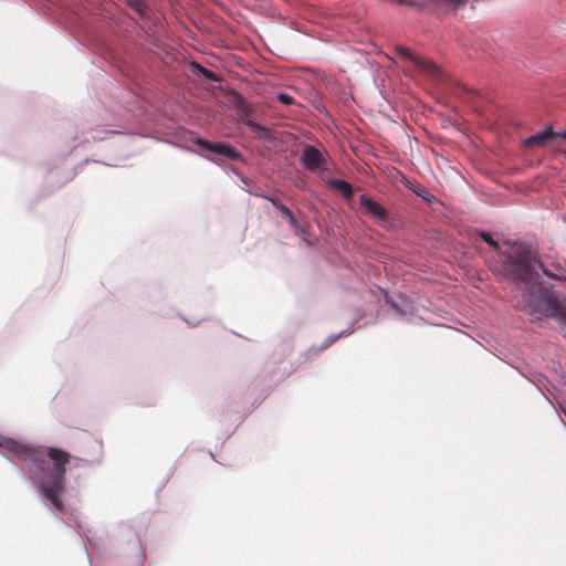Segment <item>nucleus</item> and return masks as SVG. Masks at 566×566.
Listing matches in <instances>:
<instances>
[{"label": "nucleus", "mask_w": 566, "mask_h": 566, "mask_svg": "<svg viewBox=\"0 0 566 566\" xmlns=\"http://www.w3.org/2000/svg\"><path fill=\"white\" fill-rule=\"evenodd\" d=\"M329 185L338 190L346 199H350L353 197V187L349 182L342 179H332Z\"/></svg>", "instance_id": "nucleus-10"}, {"label": "nucleus", "mask_w": 566, "mask_h": 566, "mask_svg": "<svg viewBox=\"0 0 566 566\" xmlns=\"http://www.w3.org/2000/svg\"><path fill=\"white\" fill-rule=\"evenodd\" d=\"M399 4H408L417 9H423L424 6L417 1L409 0H395ZM468 0H429L426 7H430L431 10L437 14H446L449 11H455L463 8Z\"/></svg>", "instance_id": "nucleus-3"}, {"label": "nucleus", "mask_w": 566, "mask_h": 566, "mask_svg": "<svg viewBox=\"0 0 566 566\" xmlns=\"http://www.w3.org/2000/svg\"><path fill=\"white\" fill-rule=\"evenodd\" d=\"M480 237L496 252V256H500V251L505 250V245H500L497 241H495L490 233L481 232Z\"/></svg>", "instance_id": "nucleus-12"}, {"label": "nucleus", "mask_w": 566, "mask_h": 566, "mask_svg": "<svg viewBox=\"0 0 566 566\" xmlns=\"http://www.w3.org/2000/svg\"><path fill=\"white\" fill-rule=\"evenodd\" d=\"M559 137L566 139V130L563 133H556V138H559Z\"/></svg>", "instance_id": "nucleus-19"}, {"label": "nucleus", "mask_w": 566, "mask_h": 566, "mask_svg": "<svg viewBox=\"0 0 566 566\" xmlns=\"http://www.w3.org/2000/svg\"><path fill=\"white\" fill-rule=\"evenodd\" d=\"M279 211L283 214V217H285L290 224L293 227V228H300V224L296 220V218L294 217V214L292 213V211L285 206V207H279Z\"/></svg>", "instance_id": "nucleus-14"}, {"label": "nucleus", "mask_w": 566, "mask_h": 566, "mask_svg": "<svg viewBox=\"0 0 566 566\" xmlns=\"http://www.w3.org/2000/svg\"><path fill=\"white\" fill-rule=\"evenodd\" d=\"M237 111L244 116H248L251 113V108L249 104L245 102V99L241 96H237V103H235Z\"/></svg>", "instance_id": "nucleus-13"}, {"label": "nucleus", "mask_w": 566, "mask_h": 566, "mask_svg": "<svg viewBox=\"0 0 566 566\" xmlns=\"http://www.w3.org/2000/svg\"><path fill=\"white\" fill-rule=\"evenodd\" d=\"M406 187L417 196L421 197L426 202L431 203L437 200V198L426 187L417 181H407Z\"/></svg>", "instance_id": "nucleus-9"}, {"label": "nucleus", "mask_w": 566, "mask_h": 566, "mask_svg": "<svg viewBox=\"0 0 566 566\" xmlns=\"http://www.w3.org/2000/svg\"><path fill=\"white\" fill-rule=\"evenodd\" d=\"M244 124L248 127H250V129L253 133H255V134H261V133H265L266 132V129L262 125H260V124H258V123H255L253 120H245Z\"/></svg>", "instance_id": "nucleus-17"}, {"label": "nucleus", "mask_w": 566, "mask_h": 566, "mask_svg": "<svg viewBox=\"0 0 566 566\" xmlns=\"http://www.w3.org/2000/svg\"><path fill=\"white\" fill-rule=\"evenodd\" d=\"M196 66L198 67L200 74L207 78V80H210V81H213V82H219L221 81V77L219 75H217L214 72L199 65V64H196Z\"/></svg>", "instance_id": "nucleus-15"}, {"label": "nucleus", "mask_w": 566, "mask_h": 566, "mask_svg": "<svg viewBox=\"0 0 566 566\" xmlns=\"http://www.w3.org/2000/svg\"><path fill=\"white\" fill-rule=\"evenodd\" d=\"M360 206L375 219L386 221L388 211L368 195H361L359 198Z\"/></svg>", "instance_id": "nucleus-8"}, {"label": "nucleus", "mask_w": 566, "mask_h": 566, "mask_svg": "<svg viewBox=\"0 0 566 566\" xmlns=\"http://www.w3.org/2000/svg\"><path fill=\"white\" fill-rule=\"evenodd\" d=\"M196 145L230 159H235L239 157L238 151L227 143H210L202 138H197Z\"/></svg>", "instance_id": "nucleus-6"}, {"label": "nucleus", "mask_w": 566, "mask_h": 566, "mask_svg": "<svg viewBox=\"0 0 566 566\" xmlns=\"http://www.w3.org/2000/svg\"><path fill=\"white\" fill-rule=\"evenodd\" d=\"M301 161L305 168L312 171L319 169L325 164L322 153L314 146L310 145L304 147Z\"/></svg>", "instance_id": "nucleus-5"}, {"label": "nucleus", "mask_w": 566, "mask_h": 566, "mask_svg": "<svg viewBox=\"0 0 566 566\" xmlns=\"http://www.w3.org/2000/svg\"><path fill=\"white\" fill-rule=\"evenodd\" d=\"M397 52L401 57L410 60L418 70L422 71L423 73L436 77L439 75L440 71L439 67L430 60H426L419 55L413 54L408 48L406 46H398Z\"/></svg>", "instance_id": "nucleus-4"}, {"label": "nucleus", "mask_w": 566, "mask_h": 566, "mask_svg": "<svg viewBox=\"0 0 566 566\" xmlns=\"http://www.w3.org/2000/svg\"><path fill=\"white\" fill-rule=\"evenodd\" d=\"M272 205L279 210V207H285L284 205H282L277 199L275 198H268Z\"/></svg>", "instance_id": "nucleus-18"}, {"label": "nucleus", "mask_w": 566, "mask_h": 566, "mask_svg": "<svg viewBox=\"0 0 566 566\" xmlns=\"http://www.w3.org/2000/svg\"><path fill=\"white\" fill-rule=\"evenodd\" d=\"M276 99L284 104V105H293L295 104V99L294 97H292L291 95L286 94V93H279L276 95Z\"/></svg>", "instance_id": "nucleus-16"}, {"label": "nucleus", "mask_w": 566, "mask_h": 566, "mask_svg": "<svg viewBox=\"0 0 566 566\" xmlns=\"http://www.w3.org/2000/svg\"><path fill=\"white\" fill-rule=\"evenodd\" d=\"M556 138V132L552 126H547L543 132L536 133L523 140V146L530 149L545 147L548 143Z\"/></svg>", "instance_id": "nucleus-7"}, {"label": "nucleus", "mask_w": 566, "mask_h": 566, "mask_svg": "<svg viewBox=\"0 0 566 566\" xmlns=\"http://www.w3.org/2000/svg\"><path fill=\"white\" fill-rule=\"evenodd\" d=\"M0 447L17 458L29 462L30 470L34 474H38L36 468L41 471L38 479L43 496L56 511L62 512L64 510L62 496L66 490L65 465L70 462L71 454L53 447L45 449L31 448L4 437L0 438Z\"/></svg>", "instance_id": "nucleus-2"}, {"label": "nucleus", "mask_w": 566, "mask_h": 566, "mask_svg": "<svg viewBox=\"0 0 566 566\" xmlns=\"http://www.w3.org/2000/svg\"><path fill=\"white\" fill-rule=\"evenodd\" d=\"M128 6L132 9V11L137 14L139 18L147 17L148 13V7L147 4L142 0H129Z\"/></svg>", "instance_id": "nucleus-11"}, {"label": "nucleus", "mask_w": 566, "mask_h": 566, "mask_svg": "<svg viewBox=\"0 0 566 566\" xmlns=\"http://www.w3.org/2000/svg\"><path fill=\"white\" fill-rule=\"evenodd\" d=\"M505 250L495 256L492 271L509 281L527 285L523 301L531 314H539L566 324V300L539 281L538 270L547 277L566 281L565 275L553 273L538 254L524 242H504Z\"/></svg>", "instance_id": "nucleus-1"}]
</instances>
